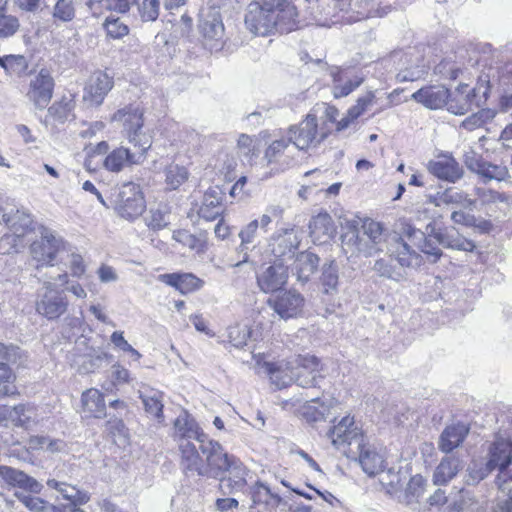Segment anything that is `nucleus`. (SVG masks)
Wrapping results in <instances>:
<instances>
[{
  "mask_svg": "<svg viewBox=\"0 0 512 512\" xmlns=\"http://www.w3.org/2000/svg\"><path fill=\"white\" fill-rule=\"evenodd\" d=\"M311 403L304 407L303 415L309 422L324 420L329 412V405L320 402L319 398H313Z\"/></svg>",
  "mask_w": 512,
  "mask_h": 512,
  "instance_id": "09e8293b",
  "label": "nucleus"
},
{
  "mask_svg": "<svg viewBox=\"0 0 512 512\" xmlns=\"http://www.w3.org/2000/svg\"><path fill=\"white\" fill-rule=\"evenodd\" d=\"M222 200L223 193L218 187L209 188L203 195L198 215L206 221L215 220L224 211Z\"/></svg>",
  "mask_w": 512,
  "mask_h": 512,
  "instance_id": "cd10ccee",
  "label": "nucleus"
},
{
  "mask_svg": "<svg viewBox=\"0 0 512 512\" xmlns=\"http://www.w3.org/2000/svg\"><path fill=\"white\" fill-rule=\"evenodd\" d=\"M197 447L193 442L186 441L179 444L180 466L185 474L193 473L198 476L211 477L210 458L216 451H222V445L215 440L198 442Z\"/></svg>",
  "mask_w": 512,
  "mask_h": 512,
  "instance_id": "0eeeda50",
  "label": "nucleus"
},
{
  "mask_svg": "<svg viewBox=\"0 0 512 512\" xmlns=\"http://www.w3.org/2000/svg\"><path fill=\"white\" fill-rule=\"evenodd\" d=\"M188 171L179 165H169L165 169V183L170 190L178 189L188 179Z\"/></svg>",
  "mask_w": 512,
  "mask_h": 512,
  "instance_id": "c03bdc74",
  "label": "nucleus"
},
{
  "mask_svg": "<svg viewBox=\"0 0 512 512\" xmlns=\"http://www.w3.org/2000/svg\"><path fill=\"white\" fill-rule=\"evenodd\" d=\"M7 420L14 426L31 429L38 423L36 408L29 404H19L14 407H7Z\"/></svg>",
  "mask_w": 512,
  "mask_h": 512,
  "instance_id": "7c9ffc66",
  "label": "nucleus"
},
{
  "mask_svg": "<svg viewBox=\"0 0 512 512\" xmlns=\"http://www.w3.org/2000/svg\"><path fill=\"white\" fill-rule=\"evenodd\" d=\"M135 1L136 0H90V5L92 7L94 4H99L108 10L125 13Z\"/></svg>",
  "mask_w": 512,
  "mask_h": 512,
  "instance_id": "4d7b16f0",
  "label": "nucleus"
},
{
  "mask_svg": "<svg viewBox=\"0 0 512 512\" xmlns=\"http://www.w3.org/2000/svg\"><path fill=\"white\" fill-rule=\"evenodd\" d=\"M331 76L333 77V95L335 98H341L349 95L353 90L359 87L364 78L362 76H354L353 78H345L340 70H332Z\"/></svg>",
  "mask_w": 512,
  "mask_h": 512,
  "instance_id": "58836bf2",
  "label": "nucleus"
},
{
  "mask_svg": "<svg viewBox=\"0 0 512 512\" xmlns=\"http://www.w3.org/2000/svg\"><path fill=\"white\" fill-rule=\"evenodd\" d=\"M107 34L112 38H121L128 34V27L119 18L108 17L105 22Z\"/></svg>",
  "mask_w": 512,
  "mask_h": 512,
  "instance_id": "680f3d73",
  "label": "nucleus"
},
{
  "mask_svg": "<svg viewBox=\"0 0 512 512\" xmlns=\"http://www.w3.org/2000/svg\"><path fill=\"white\" fill-rule=\"evenodd\" d=\"M449 97V90L441 85L426 86L411 95L413 100L431 110L447 105Z\"/></svg>",
  "mask_w": 512,
  "mask_h": 512,
  "instance_id": "5701e85b",
  "label": "nucleus"
},
{
  "mask_svg": "<svg viewBox=\"0 0 512 512\" xmlns=\"http://www.w3.org/2000/svg\"><path fill=\"white\" fill-rule=\"evenodd\" d=\"M462 467V461L456 456L444 457L436 467L433 481L437 485L446 484L454 478Z\"/></svg>",
  "mask_w": 512,
  "mask_h": 512,
  "instance_id": "e433bc0d",
  "label": "nucleus"
},
{
  "mask_svg": "<svg viewBox=\"0 0 512 512\" xmlns=\"http://www.w3.org/2000/svg\"><path fill=\"white\" fill-rule=\"evenodd\" d=\"M14 379L12 370L7 363L0 362V398L14 393L15 387L12 386Z\"/></svg>",
  "mask_w": 512,
  "mask_h": 512,
  "instance_id": "5fc2aeb1",
  "label": "nucleus"
},
{
  "mask_svg": "<svg viewBox=\"0 0 512 512\" xmlns=\"http://www.w3.org/2000/svg\"><path fill=\"white\" fill-rule=\"evenodd\" d=\"M493 469L488 463L483 464L481 461L473 460L466 471L465 483L467 485H476L482 481Z\"/></svg>",
  "mask_w": 512,
  "mask_h": 512,
  "instance_id": "a18cd8bd",
  "label": "nucleus"
},
{
  "mask_svg": "<svg viewBox=\"0 0 512 512\" xmlns=\"http://www.w3.org/2000/svg\"><path fill=\"white\" fill-rule=\"evenodd\" d=\"M173 438L178 445L182 442L191 441V439H194L197 442L210 440L200 429L196 420L187 412L181 413L175 419Z\"/></svg>",
  "mask_w": 512,
  "mask_h": 512,
  "instance_id": "aec40b11",
  "label": "nucleus"
},
{
  "mask_svg": "<svg viewBox=\"0 0 512 512\" xmlns=\"http://www.w3.org/2000/svg\"><path fill=\"white\" fill-rule=\"evenodd\" d=\"M309 230L310 237L315 244H324L335 233L334 221L327 212L319 213L310 220Z\"/></svg>",
  "mask_w": 512,
  "mask_h": 512,
  "instance_id": "393cba45",
  "label": "nucleus"
},
{
  "mask_svg": "<svg viewBox=\"0 0 512 512\" xmlns=\"http://www.w3.org/2000/svg\"><path fill=\"white\" fill-rule=\"evenodd\" d=\"M145 202L139 186L128 183L121 188L116 201L118 214L125 219L132 220L142 215Z\"/></svg>",
  "mask_w": 512,
  "mask_h": 512,
  "instance_id": "ddd939ff",
  "label": "nucleus"
},
{
  "mask_svg": "<svg viewBox=\"0 0 512 512\" xmlns=\"http://www.w3.org/2000/svg\"><path fill=\"white\" fill-rule=\"evenodd\" d=\"M54 89V80L46 70H41L31 79L27 97L36 108L44 109L50 102Z\"/></svg>",
  "mask_w": 512,
  "mask_h": 512,
  "instance_id": "f3484780",
  "label": "nucleus"
},
{
  "mask_svg": "<svg viewBox=\"0 0 512 512\" xmlns=\"http://www.w3.org/2000/svg\"><path fill=\"white\" fill-rule=\"evenodd\" d=\"M258 228L259 221L256 219L245 225L238 234L241 242L252 244L256 238Z\"/></svg>",
  "mask_w": 512,
  "mask_h": 512,
  "instance_id": "69168bd1",
  "label": "nucleus"
},
{
  "mask_svg": "<svg viewBox=\"0 0 512 512\" xmlns=\"http://www.w3.org/2000/svg\"><path fill=\"white\" fill-rule=\"evenodd\" d=\"M487 463L493 470H499L496 482L501 493H506L509 488H512L509 482V480L512 481V442L497 438L491 443Z\"/></svg>",
  "mask_w": 512,
  "mask_h": 512,
  "instance_id": "1a4fd4ad",
  "label": "nucleus"
},
{
  "mask_svg": "<svg viewBox=\"0 0 512 512\" xmlns=\"http://www.w3.org/2000/svg\"><path fill=\"white\" fill-rule=\"evenodd\" d=\"M69 258V268L72 276L77 278L81 277L86 270L82 256L80 254L71 252L69 254Z\"/></svg>",
  "mask_w": 512,
  "mask_h": 512,
  "instance_id": "774afa93",
  "label": "nucleus"
},
{
  "mask_svg": "<svg viewBox=\"0 0 512 512\" xmlns=\"http://www.w3.org/2000/svg\"><path fill=\"white\" fill-rule=\"evenodd\" d=\"M428 72V67L424 64L417 65L415 68L405 69L398 73L397 77L400 81H416Z\"/></svg>",
  "mask_w": 512,
  "mask_h": 512,
  "instance_id": "0e129e2a",
  "label": "nucleus"
},
{
  "mask_svg": "<svg viewBox=\"0 0 512 512\" xmlns=\"http://www.w3.org/2000/svg\"><path fill=\"white\" fill-rule=\"evenodd\" d=\"M82 410L90 417H106V404L103 394L95 388L85 390L81 396Z\"/></svg>",
  "mask_w": 512,
  "mask_h": 512,
  "instance_id": "473e14b6",
  "label": "nucleus"
},
{
  "mask_svg": "<svg viewBox=\"0 0 512 512\" xmlns=\"http://www.w3.org/2000/svg\"><path fill=\"white\" fill-rule=\"evenodd\" d=\"M484 161L485 160L472 149L466 151L463 156V162L467 169L476 174Z\"/></svg>",
  "mask_w": 512,
  "mask_h": 512,
  "instance_id": "338daca9",
  "label": "nucleus"
},
{
  "mask_svg": "<svg viewBox=\"0 0 512 512\" xmlns=\"http://www.w3.org/2000/svg\"><path fill=\"white\" fill-rule=\"evenodd\" d=\"M304 298L296 291H287L269 299V306L282 318L289 319L297 316L302 309Z\"/></svg>",
  "mask_w": 512,
  "mask_h": 512,
  "instance_id": "412c9836",
  "label": "nucleus"
},
{
  "mask_svg": "<svg viewBox=\"0 0 512 512\" xmlns=\"http://www.w3.org/2000/svg\"><path fill=\"white\" fill-rule=\"evenodd\" d=\"M474 90H468V86L459 87L453 96L447 101V110L455 115H464L472 109Z\"/></svg>",
  "mask_w": 512,
  "mask_h": 512,
  "instance_id": "c9c22d12",
  "label": "nucleus"
},
{
  "mask_svg": "<svg viewBox=\"0 0 512 512\" xmlns=\"http://www.w3.org/2000/svg\"><path fill=\"white\" fill-rule=\"evenodd\" d=\"M20 27L19 20L13 15L0 18V37L7 38L14 35Z\"/></svg>",
  "mask_w": 512,
  "mask_h": 512,
  "instance_id": "052dcab7",
  "label": "nucleus"
},
{
  "mask_svg": "<svg viewBox=\"0 0 512 512\" xmlns=\"http://www.w3.org/2000/svg\"><path fill=\"white\" fill-rule=\"evenodd\" d=\"M434 238L444 248L470 252L476 247L473 241L462 236L454 227L437 230Z\"/></svg>",
  "mask_w": 512,
  "mask_h": 512,
  "instance_id": "c756f323",
  "label": "nucleus"
},
{
  "mask_svg": "<svg viewBox=\"0 0 512 512\" xmlns=\"http://www.w3.org/2000/svg\"><path fill=\"white\" fill-rule=\"evenodd\" d=\"M111 120L122 123L123 133L133 150L124 146L114 149L104 159V167L110 172L118 173L125 166L142 164L153 143L152 134L143 130V110L138 106L127 105L117 110Z\"/></svg>",
  "mask_w": 512,
  "mask_h": 512,
  "instance_id": "f257e3e1",
  "label": "nucleus"
},
{
  "mask_svg": "<svg viewBox=\"0 0 512 512\" xmlns=\"http://www.w3.org/2000/svg\"><path fill=\"white\" fill-rule=\"evenodd\" d=\"M495 115L496 112L492 109H481L464 119L461 126L468 131H473L491 121Z\"/></svg>",
  "mask_w": 512,
  "mask_h": 512,
  "instance_id": "de8ad7c7",
  "label": "nucleus"
},
{
  "mask_svg": "<svg viewBox=\"0 0 512 512\" xmlns=\"http://www.w3.org/2000/svg\"><path fill=\"white\" fill-rule=\"evenodd\" d=\"M428 171L440 180L456 183L464 175L462 166L450 154L439 156L427 164Z\"/></svg>",
  "mask_w": 512,
  "mask_h": 512,
  "instance_id": "6ab92c4d",
  "label": "nucleus"
},
{
  "mask_svg": "<svg viewBox=\"0 0 512 512\" xmlns=\"http://www.w3.org/2000/svg\"><path fill=\"white\" fill-rule=\"evenodd\" d=\"M327 437L335 447L340 448L347 445L349 450L356 448L359 442L366 438L362 430L356 425L354 417L350 415L343 417L330 428Z\"/></svg>",
  "mask_w": 512,
  "mask_h": 512,
  "instance_id": "f8f14e48",
  "label": "nucleus"
},
{
  "mask_svg": "<svg viewBox=\"0 0 512 512\" xmlns=\"http://www.w3.org/2000/svg\"><path fill=\"white\" fill-rule=\"evenodd\" d=\"M320 284L324 294L334 295L338 292L339 274L338 266L334 260L323 265Z\"/></svg>",
  "mask_w": 512,
  "mask_h": 512,
  "instance_id": "a19ab883",
  "label": "nucleus"
},
{
  "mask_svg": "<svg viewBox=\"0 0 512 512\" xmlns=\"http://www.w3.org/2000/svg\"><path fill=\"white\" fill-rule=\"evenodd\" d=\"M138 393L145 411L159 421L163 419V393L148 386L141 387Z\"/></svg>",
  "mask_w": 512,
  "mask_h": 512,
  "instance_id": "f704fd0d",
  "label": "nucleus"
},
{
  "mask_svg": "<svg viewBox=\"0 0 512 512\" xmlns=\"http://www.w3.org/2000/svg\"><path fill=\"white\" fill-rule=\"evenodd\" d=\"M75 107L73 96L63 95L59 101L54 102L48 109V114L54 120L63 123L69 119Z\"/></svg>",
  "mask_w": 512,
  "mask_h": 512,
  "instance_id": "79ce46f5",
  "label": "nucleus"
},
{
  "mask_svg": "<svg viewBox=\"0 0 512 512\" xmlns=\"http://www.w3.org/2000/svg\"><path fill=\"white\" fill-rule=\"evenodd\" d=\"M113 78L106 72L96 71L93 73L85 87L83 100L91 106H99L104 98L113 88Z\"/></svg>",
  "mask_w": 512,
  "mask_h": 512,
  "instance_id": "a211bd4d",
  "label": "nucleus"
},
{
  "mask_svg": "<svg viewBox=\"0 0 512 512\" xmlns=\"http://www.w3.org/2000/svg\"><path fill=\"white\" fill-rule=\"evenodd\" d=\"M69 301L64 290L55 289V283L44 281L43 286L37 292L35 303L36 311L48 320H55L66 313Z\"/></svg>",
  "mask_w": 512,
  "mask_h": 512,
  "instance_id": "9d476101",
  "label": "nucleus"
},
{
  "mask_svg": "<svg viewBox=\"0 0 512 512\" xmlns=\"http://www.w3.org/2000/svg\"><path fill=\"white\" fill-rule=\"evenodd\" d=\"M469 433V427L463 423L447 426L441 433L438 447L443 453H450L458 448Z\"/></svg>",
  "mask_w": 512,
  "mask_h": 512,
  "instance_id": "c85d7f7f",
  "label": "nucleus"
},
{
  "mask_svg": "<svg viewBox=\"0 0 512 512\" xmlns=\"http://www.w3.org/2000/svg\"><path fill=\"white\" fill-rule=\"evenodd\" d=\"M201 34L210 40H220L224 35V25L219 9L212 6L207 12H202L199 20Z\"/></svg>",
  "mask_w": 512,
  "mask_h": 512,
  "instance_id": "a878e982",
  "label": "nucleus"
},
{
  "mask_svg": "<svg viewBox=\"0 0 512 512\" xmlns=\"http://www.w3.org/2000/svg\"><path fill=\"white\" fill-rule=\"evenodd\" d=\"M245 25L259 36L288 33L299 27L297 8L291 0H253L247 7Z\"/></svg>",
  "mask_w": 512,
  "mask_h": 512,
  "instance_id": "f03ea898",
  "label": "nucleus"
},
{
  "mask_svg": "<svg viewBox=\"0 0 512 512\" xmlns=\"http://www.w3.org/2000/svg\"><path fill=\"white\" fill-rule=\"evenodd\" d=\"M301 243V237L298 232L292 228H283L276 231L269 242L271 254L283 262L291 259Z\"/></svg>",
  "mask_w": 512,
  "mask_h": 512,
  "instance_id": "4468645a",
  "label": "nucleus"
},
{
  "mask_svg": "<svg viewBox=\"0 0 512 512\" xmlns=\"http://www.w3.org/2000/svg\"><path fill=\"white\" fill-rule=\"evenodd\" d=\"M250 336L251 330L247 325H235L228 328L229 342L236 348L245 346Z\"/></svg>",
  "mask_w": 512,
  "mask_h": 512,
  "instance_id": "864d4df0",
  "label": "nucleus"
},
{
  "mask_svg": "<svg viewBox=\"0 0 512 512\" xmlns=\"http://www.w3.org/2000/svg\"><path fill=\"white\" fill-rule=\"evenodd\" d=\"M148 226L152 229H161L166 227L170 222V212L166 205H159L149 211Z\"/></svg>",
  "mask_w": 512,
  "mask_h": 512,
  "instance_id": "603ef678",
  "label": "nucleus"
},
{
  "mask_svg": "<svg viewBox=\"0 0 512 512\" xmlns=\"http://www.w3.org/2000/svg\"><path fill=\"white\" fill-rule=\"evenodd\" d=\"M19 246H24L23 240L11 233H5L0 237V254L2 255L16 252Z\"/></svg>",
  "mask_w": 512,
  "mask_h": 512,
  "instance_id": "13d9d810",
  "label": "nucleus"
},
{
  "mask_svg": "<svg viewBox=\"0 0 512 512\" xmlns=\"http://www.w3.org/2000/svg\"><path fill=\"white\" fill-rule=\"evenodd\" d=\"M159 0H143L139 10L144 21H155L159 15Z\"/></svg>",
  "mask_w": 512,
  "mask_h": 512,
  "instance_id": "bf43d9fd",
  "label": "nucleus"
},
{
  "mask_svg": "<svg viewBox=\"0 0 512 512\" xmlns=\"http://www.w3.org/2000/svg\"><path fill=\"white\" fill-rule=\"evenodd\" d=\"M342 229L341 247L349 260L372 257L388 248L386 229L373 219H348L342 224Z\"/></svg>",
  "mask_w": 512,
  "mask_h": 512,
  "instance_id": "7ed1b4c3",
  "label": "nucleus"
},
{
  "mask_svg": "<svg viewBox=\"0 0 512 512\" xmlns=\"http://www.w3.org/2000/svg\"><path fill=\"white\" fill-rule=\"evenodd\" d=\"M266 369L271 381L278 388L286 387L292 382L303 388L315 387L318 379L322 378L320 362L311 355H298L279 364L267 363Z\"/></svg>",
  "mask_w": 512,
  "mask_h": 512,
  "instance_id": "20e7f679",
  "label": "nucleus"
},
{
  "mask_svg": "<svg viewBox=\"0 0 512 512\" xmlns=\"http://www.w3.org/2000/svg\"><path fill=\"white\" fill-rule=\"evenodd\" d=\"M438 199L439 203H443V205H453L469 210H472L476 205L475 199L469 198L466 193L454 187L438 192Z\"/></svg>",
  "mask_w": 512,
  "mask_h": 512,
  "instance_id": "ea45409f",
  "label": "nucleus"
},
{
  "mask_svg": "<svg viewBox=\"0 0 512 512\" xmlns=\"http://www.w3.org/2000/svg\"><path fill=\"white\" fill-rule=\"evenodd\" d=\"M434 232L436 230L431 224L426 226V232L411 226L405 229V235L410 242L409 245H414L424 254L433 257L435 262L442 255V250L441 245L434 238Z\"/></svg>",
  "mask_w": 512,
  "mask_h": 512,
  "instance_id": "dca6fc26",
  "label": "nucleus"
},
{
  "mask_svg": "<svg viewBox=\"0 0 512 512\" xmlns=\"http://www.w3.org/2000/svg\"><path fill=\"white\" fill-rule=\"evenodd\" d=\"M391 241L394 246L389 249L391 254L387 258L375 261L373 270L380 276L394 281H401L405 278L404 268L420 266L422 257L411 249V246L397 234L392 235Z\"/></svg>",
  "mask_w": 512,
  "mask_h": 512,
  "instance_id": "423d86ee",
  "label": "nucleus"
},
{
  "mask_svg": "<svg viewBox=\"0 0 512 512\" xmlns=\"http://www.w3.org/2000/svg\"><path fill=\"white\" fill-rule=\"evenodd\" d=\"M374 94L372 92L366 93L364 96L358 98L356 105L349 109V115L352 118H358L366 109L372 105Z\"/></svg>",
  "mask_w": 512,
  "mask_h": 512,
  "instance_id": "e2e57ef3",
  "label": "nucleus"
},
{
  "mask_svg": "<svg viewBox=\"0 0 512 512\" xmlns=\"http://www.w3.org/2000/svg\"><path fill=\"white\" fill-rule=\"evenodd\" d=\"M210 478L220 479L219 488L223 495L243 491L247 485L249 470L236 457L229 455L224 448L216 449L210 458Z\"/></svg>",
  "mask_w": 512,
  "mask_h": 512,
  "instance_id": "39448f33",
  "label": "nucleus"
},
{
  "mask_svg": "<svg viewBox=\"0 0 512 512\" xmlns=\"http://www.w3.org/2000/svg\"><path fill=\"white\" fill-rule=\"evenodd\" d=\"M75 10L72 0H58L54 6L53 16L61 21L68 22L74 18Z\"/></svg>",
  "mask_w": 512,
  "mask_h": 512,
  "instance_id": "6e6d98bb",
  "label": "nucleus"
},
{
  "mask_svg": "<svg viewBox=\"0 0 512 512\" xmlns=\"http://www.w3.org/2000/svg\"><path fill=\"white\" fill-rule=\"evenodd\" d=\"M319 265V257L310 252L303 251L297 254L292 272L296 276L297 281L306 283L310 280L311 276L315 273Z\"/></svg>",
  "mask_w": 512,
  "mask_h": 512,
  "instance_id": "2f4dec72",
  "label": "nucleus"
},
{
  "mask_svg": "<svg viewBox=\"0 0 512 512\" xmlns=\"http://www.w3.org/2000/svg\"><path fill=\"white\" fill-rule=\"evenodd\" d=\"M30 444L33 448L41 449L43 451L56 453L65 449L66 444L60 439H52L47 436H35L30 439Z\"/></svg>",
  "mask_w": 512,
  "mask_h": 512,
  "instance_id": "3c124183",
  "label": "nucleus"
},
{
  "mask_svg": "<svg viewBox=\"0 0 512 512\" xmlns=\"http://www.w3.org/2000/svg\"><path fill=\"white\" fill-rule=\"evenodd\" d=\"M477 174L484 179V182L497 180L503 181L509 177V172L506 166L493 164L484 161L479 168Z\"/></svg>",
  "mask_w": 512,
  "mask_h": 512,
  "instance_id": "37998d69",
  "label": "nucleus"
},
{
  "mask_svg": "<svg viewBox=\"0 0 512 512\" xmlns=\"http://www.w3.org/2000/svg\"><path fill=\"white\" fill-rule=\"evenodd\" d=\"M350 453L357 454V460L367 475L374 476L384 470V455L375 444L368 442L366 438L359 442L355 449L351 448Z\"/></svg>",
  "mask_w": 512,
  "mask_h": 512,
  "instance_id": "2eb2a0df",
  "label": "nucleus"
},
{
  "mask_svg": "<svg viewBox=\"0 0 512 512\" xmlns=\"http://www.w3.org/2000/svg\"><path fill=\"white\" fill-rule=\"evenodd\" d=\"M158 280L166 285L174 287L182 294H188L200 289L204 281L191 273H167L160 274Z\"/></svg>",
  "mask_w": 512,
  "mask_h": 512,
  "instance_id": "bb28decb",
  "label": "nucleus"
},
{
  "mask_svg": "<svg viewBox=\"0 0 512 512\" xmlns=\"http://www.w3.org/2000/svg\"><path fill=\"white\" fill-rule=\"evenodd\" d=\"M17 498L32 512H58V509L47 501L25 494H16Z\"/></svg>",
  "mask_w": 512,
  "mask_h": 512,
  "instance_id": "8fccbe9b",
  "label": "nucleus"
},
{
  "mask_svg": "<svg viewBox=\"0 0 512 512\" xmlns=\"http://www.w3.org/2000/svg\"><path fill=\"white\" fill-rule=\"evenodd\" d=\"M0 478L10 487H18L32 493H39L42 485L33 477L10 466L0 465Z\"/></svg>",
  "mask_w": 512,
  "mask_h": 512,
  "instance_id": "b1692460",
  "label": "nucleus"
},
{
  "mask_svg": "<svg viewBox=\"0 0 512 512\" xmlns=\"http://www.w3.org/2000/svg\"><path fill=\"white\" fill-rule=\"evenodd\" d=\"M292 137L274 140L265 151V158L269 163L280 162L289 164L291 156L289 155L294 146H291Z\"/></svg>",
  "mask_w": 512,
  "mask_h": 512,
  "instance_id": "4c0bfd02",
  "label": "nucleus"
},
{
  "mask_svg": "<svg viewBox=\"0 0 512 512\" xmlns=\"http://www.w3.org/2000/svg\"><path fill=\"white\" fill-rule=\"evenodd\" d=\"M251 501L254 506L263 505L267 511L275 510L282 499L278 494L272 493L264 483L257 481L250 487Z\"/></svg>",
  "mask_w": 512,
  "mask_h": 512,
  "instance_id": "72a5a7b5",
  "label": "nucleus"
},
{
  "mask_svg": "<svg viewBox=\"0 0 512 512\" xmlns=\"http://www.w3.org/2000/svg\"><path fill=\"white\" fill-rule=\"evenodd\" d=\"M66 250V242L51 229L40 226L39 239L30 244V254L37 268L53 266L59 253Z\"/></svg>",
  "mask_w": 512,
  "mask_h": 512,
  "instance_id": "6e6552de",
  "label": "nucleus"
},
{
  "mask_svg": "<svg viewBox=\"0 0 512 512\" xmlns=\"http://www.w3.org/2000/svg\"><path fill=\"white\" fill-rule=\"evenodd\" d=\"M288 271L283 262H275L257 276V284L264 293L275 292L287 282Z\"/></svg>",
  "mask_w": 512,
  "mask_h": 512,
  "instance_id": "4be33fe9",
  "label": "nucleus"
},
{
  "mask_svg": "<svg viewBox=\"0 0 512 512\" xmlns=\"http://www.w3.org/2000/svg\"><path fill=\"white\" fill-rule=\"evenodd\" d=\"M478 503L469 491L461 489L458 497L449 505V512H475Z\"/></svg>",
  "mask_w": 512,
  "mask_h": 512,
  "instance_id": "49530a36",
  "label": "nucleus"
},
{
  "mask_svg": "<svg viewBox=\"0 0 512 512\" xmlns=\"http://www.w3.org/2000/svg\"><path fill=\"white\" fill-rule=\"evenodd\" d=\"M288 133L289 137H292L291 143L298 150L316 147L327 137L326 132H318L317 118L311 114H308L298 126H291Z\"/></svg>",
  "mask_w": 512,
  "mask_h": 512,
  "instance_id": "9b49d317",
  "label": "nucleus"
}]
</instances>
